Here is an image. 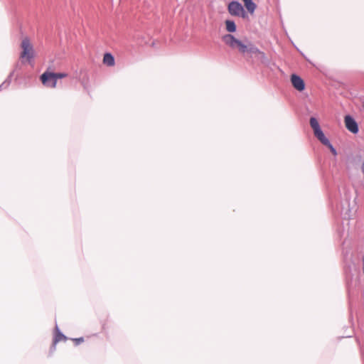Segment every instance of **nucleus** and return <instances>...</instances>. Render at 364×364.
I'll return each mask as SVG.
<instances>
[{
  "label": "nucleus",
  "instance_id": "13",
  "mask_svg": "<svg viewBox=\"0 0 364 364\" xmlns=\"http://www.w3.org/2000/svg\"><path fill=\"white\" fill-rule=\"evenodd\" d=\"M75 345H79L84 342V338L82 337L77 338H72L71 339Z\"/></svg>",
  "mask_w": 364,
  "mask_h": 364
},
{
  "label": "nucleus",
  "instance_id": "7",
  "mask_svg": "<svg viewBox=\"0 0 364 364\" xmlns=\"http://www.w3.org/2000/svg\"><path fill=\"white\" fill-rule=\"evenodd\" d=\"M291 82L293 87L298 91H303L305 88L304 80L298 75L293 74L291 76Z\"/></svg>",
  "mask_w": 364,
  "mask_h": 364
},
{
  "label": "nucleus",
  "instance_id": "11",
  "mask_svg": "<svg viewBox=\"0 0 364 364\" xmlns=\"http://www.w3.org/2000/svg\"><path fill=\"white\" fill-rule=\"evenodd\" d=\"M226 30L228 32H235L236 31V26L234 21L230 20L225 21Z\"/></svg>",
  "mask_w": 364,
  "mask_h": 364
},
{
  "label": "nucleus",
  "instance_id": "10",
  "mask_svg": "<svg viewBox=\"0 0 364 364\" xmlns=\"http://www.w3.org/2000/svg\"><path fill=\"white\" fill-rule=\"evenodd\" d=\"M67 340L66 336H65L62 333L58 331L55 336L53 340V346L56 345L57 343L60 341H65Z\"/></svg>",
  "mask_w": 364,
  "mask_h": 364
},
{
  "label": "nucleus",
  "instance_id": "6",
  "mask_svg": "<svg viewBox=\"0 0 364 364\" xmlns=\"http://www.w3.org/2000/svg\"><path fill=\"white\" fill-rule=\"evenodd\" d=\"M344 123L346 129L353 134H357L359 132V126L356 120L350 114L344 117Z\"/></svg>",
  "mask_w": 364,
  "mask_h": 364
},
{
  "label": "nucleus",
  "instance_id": "4",
  "mask_svg": "<svg viewBox=\"0 0 364 364\" xmlns=\"http://www.w3.org/2000/svg\"><path fill=\"white\" fill-rule=\"evenodd\" d=\"M228 11L232 16H240L243 18L247 17L244 7L238 1H233L230 2L228 6Z\"/></svg>",
  "mask_w": 364,
  "mask_h": 364
},
{
  "label": "nucleus",
  "instance_id": "14",
  "mask_svg": "<svg viewBox=\"0 0 364 364\" xmlns=\"http://www.w3.org/2000/svg\"><path fill=\"white\" fill-rule=\"evenodd\" d=\"M53 83V79H49V85H51Z\"/></svg>",
  "mask_w": 364,
  "mask_h": 364
},
{
  "label": "nucleus",
  "instance_id": "5",
  "mask_svg": "<svg viewBox=\"0 0 364 364\" xmlns=\"http://www.w3.org/2000/svg\"><path fill=\"white\" fill-rule=\"evenodd\" d=\"M310 126L314 130V134L315 136L321 142V143H327V138L325 136L322 130L320 128L318 122L314 117L310 118Z\"/></svg>",
  "mask_w": 364,
  "mask_h": 364
},
{
  "label": "nucleus",
  "instance_id": "3",
  "mask_svg": "<svg viewBox=\"0 0 364 364\" xmlns=\"http://www.w3.org/2000/svg\"><path fill=\"white\" fill-rule=\"evenodd\" d=\"M20 58L23 62L26 60L29 63L34 58L35 51L31 40L28 37L26 36L22 38Z\"/></svg>",
  "mask_w": 364,
  "mask_h": 364
},
{
  "label": "nucleus",
  "instance_id": "2",
  "mask_svg": "<svg viewBox=\"0 0 364 364\" xmlns=\"http://www.w3.org/2000/svg\"><path fill=\"white\" fill-rule=\"evenodd\" d=\"M66 73H53L49 71L44 72L40 77L41 81L45 86L51 88H55L57 86V80L68 77Z\"/></svg>",
  "mask_w": 364,
  "mask_h": 364
},
{
  "label": "nucleus",
  "instance_id": "9",
  "mask_svg": "<svg viewBox=\"0 0 364 364\" xmlns=\"http://www.w3.org/2000/svg\"><path fill=\"white\" fill-rule=\"evenodd\" d=\"M103 63L107 66H114L115 64L114 58L111 53H107L103 56Z\"/></svg>",
  "mask_w": 364,
  "mask_h": 364
},
{
  "label": "nucleus",
  "instance_id": "12",
  "mask_svg": "<svg viewBox=\"0 0 364 364\" xmlns=\"http://www.w3.org/2000/svg\"><path fill=\"white\" fill-rule=\"evenodd\" d=\"M322 144H324V145H326V146H327L329 148V149H330L331 152L334 156H336V155L337 154V152H336V149H335L333 148V146L330 144V142H329V141H328V139H327V143H322Z\"/></svg>",
  "mask_w": 364,
  "mask_h": 364
},
{
  "label": "nucleus",
  "instance_id": "1",
  "mask_svg": "<svg viewBox=\"0 0 364 364\" xmlns=\"http://www.w3.org/2000/svg\"><path fill=\"white\" fill-rule=\"evenodd\" d=\"M223 42L232 49H238V50L245 53L249 52L254 55H259L261 58H264L265 54L260 51L258 48L252 46L251 45H245L241 41L235 38L234 36L231 34H226L223 36Z\"/></svg>",
  "mask_w": 364,
  "mask_h": 364
},
{
  "label": "nucleus",
  "instance_id": "8",
  "mask_svg": "<svg viewBox=\"0 0 364 364\" xmlns=\"http://www.w3.org/2000/svg\"><path fill=\"white\" fill-rule=\"evenodd\" d=\"M244 3V6L250 14H253L257 8V5L252 1V0H242Z\"/></svg>",
  "mask_w": 364,
  "mask_h": 364
}]
</instances>
